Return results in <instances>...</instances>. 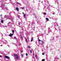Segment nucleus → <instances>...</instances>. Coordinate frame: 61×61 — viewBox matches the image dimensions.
<instances>
[{
    "label": "nucleus",
    "instance_id": "nucleus-1",
    "mask_svg": "<svg viewBox=\"0 0 61 61\" xmlns=\"http://www.w3.org/2000/svg\"><path fill=\"white\" fill-rule=\"evenodd\" d=\"M14 56H15L16 57V59H19V58H18V56L16 54H15L14 55Z\"/></svg>",
    "mask_w": 61,
    "mask_h": 61
},
{
    "label": "nucleus",
    "instance_id": "nucleus-2",
    "mask_svg": "<svg viewBox=\"0 0 61 61\" xmlns=\"http://www.w3.org/2000/svg\"><path fill=\"white\" fill-rule=\"evenodd\" d=\"M5 57L6 58H7V59H9V58H10V57L8 56H5Z\"/></svg>",
    "mask_w": 61,
    "mask_h": 61
},
{
    "label": "nucleus",
    "instance_id": "nucleus-3",
    "mask_svg": "<svg viewBox=\"0 0 61 61\" xmlns=\"http://www.w3.org/2000/svg\"><path fill=\"white\" fill-rule=\"evenodd\" d=\"M14 35V34H13L10 33V34L9 35V36H12Z\"/></svg>",
    "mask_w": 61,
    "mask_h": 61
},
{
    "label": "nucleus",
    "instance_id": "nucleus-4",
    "mask_svg": "<svg viewBox=\"0 0 61 61\" xmlns=\"http://www.w3.org/2000/svg\"><path fill=\"white\" fill-rule=\"evenodd\" d=\"M16 10H17V11H19V10L18 8L17 7L16 8Z\"/></svg>",
    "mask_w": 61,
    "mask_h": 61
},
{
    "label": "nucleus",
    "instance_id": "nucleus-5",
    "mask_svg": "<svg viewBox=\"0 0 61 61\" xmlns=\"http://www.w3.org/2000/svg\"><path fill=\"white\" fill-rule=\"evenodd\" d=\"M25 41L26 43H28V42L27 41V39H26Z\"/></svg>",
    "mask_w": 61,
    "mask_h": 61
},
{
    "label": "nucleus",
    "instance_id": "nucleus-6",
    "mask_svg": "<svg viewBox=\"0 0 61 61\" xmlns=\"http://www.w3.org/2000/svg\"><path fill=\"white\" fill-rule=\"evenodd\" d=\"M46 19L47 20V21H49V19H48L47 18H46Z\"/></svg>",
    "mask_w": 61,
    "mask_h": 61
},
{
    "label": "nucleus",
    "instance_id": "nucleus-7",
    "mask_svg": "<svg viewBox=\"0 0 61 61\" xmlns=\"http://www.w3.org/2000/svg\"><path fill=\"white\" fill-rule=\"evenodd\" d=\"M1 22L2 23H3L4 22V20H1Z\"/></svg>",
    "mask_w": 61,
    "mask_h": 61
},
{
    "label": "nucleus",
    "instance_id": "nucleus-8",
    "mask_svg": "<svg viewBox=\"0 0 61 61\" xmlns=\"http://www.w3.org/2000/svg\"><path fill=\"white\" fill-rule=\"evenodd\" d=\"M41 42H42V43H43V44H44V42L43 41H41Z\"/></svg>",
    "mask_w": 61,
    "mask_h": 61
},
{
    "label": "nucleus",
    "instance_id": "nucleus-9",
    "mask_svg": "<svg viewBox=\"0 0 61 61\" xmlns=\"http://www.w3.org/2000/svg\"><path fill=\"white\" fill-rule=\"evenodd\" d=\"M45 61V59H43L41 61Z\"/></svg>",
    "mask_w": 61,
    "mask_h": 61
},
{
    "label": "nucleus",
    "instance_id": "nucleus-10",
    "mask_svg": "<svg viewBox=\"0 0 61 61\" xmlns=\"http://www.w3.org/2000/svg\"><path fill=\"white\" fill-rule=\"evenodd\" d=\"M35 17L36 18H37V16H36V15H35Z\"/></svg>",
    "mask_w": 61,
    "mask_h": 61
},
{
    "label": "nucleus",
    "instance_id": "nucleus-11",
    "mask_svg": "<svg viewBox=\"0 0 61 61\" xmlns=\"http://www.w3.org/2000/svg\"><path fill=\"white\" fill-rule=\"evenodd\" d=\"M35 57L36 58V59H37V56H36V55H35Z\"/></svg>",
    "mask_w": 61,
    "mask_h": 61
},
{
    "label": "nucleus",
    "instance_id": "nucleus-12",
    "mask_svg": "<svg viewBox=\"0 0 61 61\" xmlns=\"http://www.w3.org/2000/svg\"><path fill=\"white\" fill-rule=\"evenodd\" d=\"M44 15H46V12H44Z\"/></svg>",
    "mask_w": 61,
    "mask_h": 61
},
{
    "label": "nucleus",
    "instance_id": "nucleus-13",
    "mask_svg": "<svg viewBox=\"0 0 61 61\" xmlns=\"http://www.w3.org/2000/svg\"><path fill=\"white\" fill-rule=\"evenodd\" d=\"M26 56H28V54H27V53H26Z\"/></svg>",
    "mask_w": 61,
    "mask_h": 61
},
{
    "label": "nucleus",
    "instance_id": "nucleus-14",
    "mask_svg": "<svg viewBox=\"0 0 61 61\" xmlns=\"http://www.w3.org/2000/svg\"><path fill=\"white\" fill-rule=\"evenodd\" d=\"M52 14H53V15H55V12H53L52 13Z\"/></svg>",
    "mask_w": 61,
    "mask_h": 61
},
{
    "label": "nucleus",
    "instance_id": "nucleus-15",
    "mask_svg": "<svg viewBox=\"0 0 61 61\" xmlns=\"http://www.w3.org/2000/svg\"><path fill=\"white\" fill-rule=\"evenodd\" d=\"M12 32L13 33H14L15 32V31L14 30H12Z\"/></svg>",
    "mask_w": 61,
    "mask_h": 61
},
{
    "label": "nucleus",
    "instance_id": "nucleus-16",
    "mask_svg": "<svg viewBox=\"0 0 61 61\" xmlns=\"http://www.w3.org/2000/svg\"><path fill=\"white\" fill-rule=\"evenodd\" d=\"M24 8H25V7H22V9H24Z\"/></svg>",
    "mask_w": 61,
    "mask_h": 61
},
{
    "label": "nucleus",
    "instance_id": "nucleus-17",
    "mask_svg": "<svg viewBox=\"0 0 61 61\" xmlns=\"http://www.w3.org/2000/svg\"><path fill=\"white\" fill-rule=\"evenodd\" d=\"M30 52L31 53H32V50H30Z\"/></svg>",
    "mask_w": 61,
    "mask_h": 61
},
{
    "label": "nucleus",
    "instance_id": "nucleus-18",
    "mask_svg": "<svg viewBox=\"0 0 61 61\" xmlns=\"http://www.w3.org/2000/svg\"><path fill=\"white\" fill-rule=\"evenodd\" d=\"M25 14L24 15V17H25Z\"/></svg>",
    "mask_w": 61,
    "mask_h": 61
},
{
    "label": "nucleus",
    "instance_id": "nucleus-19",
    "mask_svg": "<svg viewBox=\"0 0 61 61\" xmlns=\"http://www.w3.org/2000/svg\"><path fill=\"white\" fill-rule=\"evenodd\" d=\"M41 41V40H40V39H39V41Z\"/></svg>",
    "mask_w": 61,
    "mask_h": 61
},
{
    "label": "nucleus",
    "instance_id": "nucleus-20",
    "mask_svg": "<svg viewBox=\"0 0 61 61\" xmlns=\"http://www.w3.org/2000/svg\"><path fill=\"white\" fill-rule=\"evenodd\" d=\"M23 54H22L21 55V56H22V57H23Z\"/></svg>",
    "mask_w": 61,
    "mask_h": 61
},
{
    "label": "nucleus",
    "instance_id": "nucleus-21",
    "mask_svg": "<svg viewBox=\"0 0 61 61\" xmlns=\"http://www.w3.org/2000/svg\"><path fill=\"white\" fill-rule=\"evenodd\" d=\"M44 54H44V53H42V55H44Z\"/></svg>",
    "mask_w": 61,
    "mask_h": 61
},
{
    "label": "nucleus",
    "instance_id": "nucleus-22",
    "mask_svg": "<svg viewBox=\"0 0 61 61\" xmlns=\"http://www.w3.org/2000/svg\"><path fill=\"white\" fill-rule=\"evenodd\" d=\"M31 40H33V37H32V39H31Z\"/></svg>",
    "mask_w": 61,
    "mask_h": 61
},
{
    "label": "nucleus",
    "instance_id": "nucleus-23",
    "mask_svg": "<svg viewBox=\"0 0 61 61\" xmlns=\"http://www.w3.org/2000/svg\"><path fill=\"white\" fill-rule=\"evenodd\" d=\"M33 40H31V42H32L33 41Z\"/></svg>",
    "mask_w": 61,
    "mask_h": 61
},
{
    "label": "nucleus",
    "instance_id": "nucleus-24",
    "mask_svg": "<svg viewBox=\"0 0 61 61\" xmlns=\"http://www.w3.org/2000/svg\"><path fill=\"white\" fill-rule=\"evenodd\" d=\"M30 46H28V48H30Z\"/></svg>",
    "mask_w": 61,
    "mask_h": 61
},
{
    "label": "nucleus",
    "instance_id": "nucleus-25",
    "mask_svg": "<svg viewBox=\"0 0 61 61\" xmlns=\"http://www.w3.org/2000/svg\"><path fill=\"white\" fill-rule=\"evenodd\" d=\"M2 16V15L1 14L0 15V16Z\"/></svg>",
    "mask_w": 61,
    "mask_h": 61
},
{
    "label": "nucleus",
    "instance_id": "nucleus-26",
    "mask_svg": "<svg viewBox=\"0 0 61 61\" xmlns=\"http://www.w3.org/2000/svg\"><path fill=\"white\" fill-rule=\"evenodd\" d=\"M17 4H19V3L18 2H17Z\"/></svg>",
    "mask_w": 61,
    "mask_h": 61
},
{
    "label": "nucleus",
    "instance_id": "nucleus-27",
    "mask_svg": "<svg viewBox=\"0 0 61 61\" xmlns=\"http://www.w3.org/2000/svg\"><path fill=\"white\" fill-rule=\"evenodd\" d=\"M18 24H19V25H20V23H19Z\"/></svg>",
    "mask_w": 61,
    "mask_h": 61
},
{
    "label": "nucleus",
    "instance_id": "nucleus-28",
    "mask_svg": "<svg viewBox=\"0 0 61 61\" xmlns=\"http://www.w3.org/2000/svg\"><path fill=\"white\" fill-rule=\"evenodd\" d=\"M21 53H23V51H21Z\"/></svg>",
    "mask_w": 61,
    "mask_h": 61
},
{
    "label": "nucleus",
    "instance_id": "nucleus-29",
    "mask_svg": "<svg viewBox=\"0 0 61 61\" xmlns=\"http://www.w3.org/2000/svg\"><path fill=\"white\" fill-rule=\"evenodd\" d=\"M16 38V37H14V38Z\"/></svg>",
    "mask_w": 61,
    "mask_h": 61
},
{
    "label": "nucleus",
    "instance_id": "nucleus-30",
    "mask_svg": "<svg viewBox=\"0 0 61 61\" xmlns=\"http://www.w3.org/2000/svg\"><path fill=\"white\" fill-rule=\"evenodd\" d=\"M23 14H24V12H23Z\"/></svg>",
    "mask_w": 61,
    "mask_h": 61
},
{
    "label": "nucleus",
    "instance_id": "nucleus-31",
    "mask_svg": "<svg viewBox=\"0 0 61 61\" xmlns=\"http://www.w3.org/2000/svg\"><path fill=\"white\" fill-rule=\"evenodd\" d=\"M1 56L0 55V57H1Z\"/></svg>",
    "mask_w": 61,
    "mask_h": 61
},
{
    "label": "nucleus",
    "instance_id": "nucleus-32",
    "mask_svg": "<svg viewBox=\"0 0 61 61\" xmlns=\"http://www.w3.org/2000/svg\"><path fill=\"white\" fill-rule=\"evenodd\" d=\"M47 48H48V47H47Z\"/></svg>",
    "mask_w": 61,
    "mask_h": 61
}]
</instances>
